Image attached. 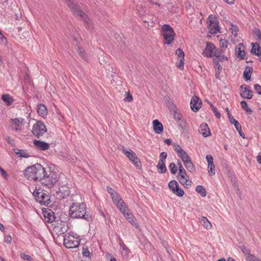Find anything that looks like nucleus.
Here are the masks:
<instances>
[{
	"instance_id": "nucleus-1",
	"label": "nucleus",
	"mask_w": 261,
	"mask_h": 261,
	"mask_svg": "<svg viewBox=\"0 0 261 261\" xmlns=\"http://www.w3.org/2000/svg\"><path fill=\"white\" fill-rule=\"evenodd\" d=\"M72 203L69 211V216L73 219H84L91 221L92 217L86 211V206L82 202V197L79 195L72 196Z\"/></svg>"
},
{
	"instance_id": "nucleus-2",
	"label": "nucleus",
	"mask_w": 261,
	"mask_h": 261,
	"mask_svg": "<svg viewBox=\"0 0 261 261\" xmlns=\"http://www.w3.org/2000/svg\"><path fill=\"white\" fill-rule=\"evenodd\" d=\"M46 169L40 164L27 167L24 171V176L30 180L41 181L46 175Z\"/></svg>"
},
{
	"instance_id": "nucleus-3",
	"label": "nucleus",
	"mask_w": 261,
	"mask_h": 261,
	"mask_svg": "<svg viewBox=\"0 0 261 261\" xmlns=\"http://www.w3.org/2000/svg\"><path fill=\"white\" fill-rule=\"evenodd\" d=\"M66 4L71 9V11L77 16L81 17L84 22L86 24L87 27L89 28L91 25V20L84 12L81 10L80 6L76 3L71 2L70 0H66Z\"/></svg>"
},
{
	"instance_id": "nucleus-4",
	"label": "nucleus",
	"mask_w": 261,
	"mask_h": 261,
	"mask_svg": "<svg viewBox=\"0 0 261 261\" xmlns=\"http://www.w3.org/2000/svg\"><path fill=\"white\" fill-rule=\"evenodd\" d=\"M161 31L164 43L170 44L174 40L175 35L173 28L168 24H164L162 27Z\"/></svg>"
},
{
	"instance_id": "nucleus-5",
	"label": "nucleus",
	"mask_w": 261,
	"mask_h": 261,
	"mask_svg": "<svg viewBox=\"0 0 261 261\" xmlns=\"http://www.w3.org/2000/svg\"><path fill=\"white\" fill-rule=\"evenodd\" d=\"M33 195L36 200L41 205L47 206L50 202L49 196L45 190L41 189L35 190Z\"/></svg>"
},
{
	"instance_id": "nucleus-6",
	"label": "nucleus",
	"mask_w": 261,
	"mask_h": 261,
	"mask_svg": "<svg viewBox=\"0 0 261 261\" xmlns=\"http://www.w3.org/2000/svg\"><path fill=\"white\" fill-rule=\"evenodd\" d=\"M76 234L68 233L64 236V245L67 248H75L79 246L80 241Z\"/></svg>"
},
{
	"instance_id": "nucleus-7",
	"label": "nucleus",
	"mask_w": 261,
	"mask_h": 261,
	"mask_svg": "<svg viewBox=\"0 0 261 261\" xmlns=\"http://www.w3.org/2000/svg\"><path fill=\"white\" fill-rule=\"evenodd\" d=\"M46 131L47 128L45 125L41 121H37L33 125L32 130V134L38 138L42 136Z\"/></svg>"
},
{
	"instance_id": "nucleus-8",
	"label": "nucleus",
	"mask_w": 261,
	"mask_h": 261,
	"mask_svg": "<svg viewBox=\"0 0 261 261\" xmlns=\"http://www.w3.org/2000/svg\"><path fill=\"white\" fill-rule=\"evenodd\" d=\"M57 181L56 174L49 170L48 172L46 171V175H45V177L43 178L41 182L46 187L50 188L53 186Z\"/></svg>"
},
{
	"instance_id": "nucleus-9",
	"label": "nucleus",
	"mask_w": 261,
	"mask_h": 261,
	"mask_svg": "<svg viewBox=\"0 0 261 261\" xmlns=\"http://www.w3.org/2000/svg\"><path fill=\"white\" fill-rule=\"evenodd\" d=\"M207 24L211 34H215L219 32V22L215 16L213 15H210Z\"/></svg>"
},
{
	"instance_id": "nucleus-10",
	"label": "nucleus",
	"mask_w": 261,
	"mask_h": 261,
	"mask_svg": "<svg viewBox=\"0 0 261 261\" xmlns=\"http://www.w3.org/2000/svg\"><path fill=\"white\" fill-rule=\"evenodd\" d=\"M115 202H117L116 205L123 215L130 211L127 204L116 193H115Z\"/></svg>"
},
{
	"instance_id": "nucleus-11",
	"label": "nucleus",
	"mask_w": 261,
	"mask_h": 261,
	"mask_svg": "<svg viewBox=\"0 0 261 261\" xmlns=\"http://www.w3.org/2000/svg\"><path fill=\"white\" fill-rule=\"evenodd\" d=\"M216 47L213 43L207 42L206 47L202 53V55L207 57H212L214 55V51H216Z\"/></svg>"
},
{
	"instance_id": "nucleus-12",
	"label": "nucleus",
	"mask_w": 261,
	"mask_h": 261,
	"mask_svg": "<svg viewBox=\"0 0 261 261\" xmlns=\"http://www.w3.org/2000/svg\"><path fill=\"white\" fill-rule=\"evenodd\" d=\"M202 103L200 99L197 96H194L192 97L190 105L191 108L193 111L196 112L200 108V106Z\"/></svg>"
},
{
	"instance_id": "nucleus-13",
	"label": "nucleus",
	"mask_w": 261,
	"mask_h": 261,
	"mask_svg": "<svg viewBox=\"0 0 261 261\" xmlns=\"http://www.w3.org/2000/svg\"><path fill=\"white\" fill-rule=\"evenodd\" d=\"M242 89L241 95L244 98L251 99L252 97V91L249 89V86L247 85H243L240 87Z\"/></svg>"
},
{
	"instance_id": "nucleus-14",
	"label": "nucleus",
	"mask_w": 261,
	"mask_h": 261,
	"mask_svg": "<svg viewBox=\"0 0 261 261\" xmlns=\"http://www.w3.org/2000/svg\"><path fill=\"white\" fill-rule=\"evenodd\" d=\"M43 214L44 217V221L47 223H51L56 219L55 213L50 209H46L43 211Z\"/></svg>"
},
{
	"instance_id": "nucleus-15",
	"label": "nucleus",
	"mask_w": 261,
	"mask_h": 261,
	"mask_svg": "<svg viewBox=\"0 0 261 261\" xmlns=\"http://www.w3.org/2000/svg\"><path fill=\"white\" fill-rule=\"evenodd\" d=\"M23 121L24 119L21 118L11 119V123L12 128L15 131L20 130Z\"/></svg>"
},
{
	"instance_id": "nucleus-16",
	"label": "nucleus",
	"mask_w": 261,
	"mask_h": 261,
	"mask_svg": "<svg viewBox=\"0 0 261 261\" xmlns=\"http://www.w3.org/2000/svg\"><path fill=\"white\" fill-rule=\"evenodd\" d=\"M118 149L121 150L122 152L125 154L129 160L135 159L137 160V154L131 149H127L124 146H118Z\"/></svg>"
},
{
	"instance_id": "nucleus-17",
	"label": "nucleus",
	"mask_w": 261,
	"mask_h": 261,
	"mask_svg": "<svg viewBox=\"0 0 261 261\" xmlns=\"http://www.w3.org/2000/svg\"><path fill=\"white\" fill-rule=\"evenodd\" d=\"M70 194L69 187L63 186L59 188V191L57 192V195L60 199H63L68 196Z\"/></svg>"
},
{
	"instance_id": "nucleus-18",
	"label": "nucleus",
	"mask_w": 261,
	"mask_h": 261,
	"mask_svg": "<svg viewBox=\"0 0 261 261\" xmlns=\"http://www.w3.org/2000/svg\"><path fill=\"white\" fill-rule=\"evenodd\" d=\"M236 55L240 60L244 59L245 55L244 45L243 43H239L236 47Z\"/></svg>"
},
{
	"instance_id": "nucleus-19",
	"label": "nucleus",
	"mask_w": 261,
	"mask_h": 261,
	"mask_svg": "<svg viewBox=\"0 0 261 261\" xmlns=\"http://www.w3.org/2000/svg\"><path fill=\"white\" fill-rule=\"evenodd\" d=\"M199 132L204 137H206L211 135V133L208 125L205 123H203L200 125L199 129Z\"/></svg>"
},
{
	"instance_id": "nucleus-20",
	"label": "nucleus",
	"mask_w": 261,
	"mask_h": 261,
	"mask_svg": "<svg viewBox=\"0 0 261 261\" xmlns=\"http://www.w3.org/2000/svg\"><path fill=\"white\" fill-rule=\"evenodd\" d=\"M121 249V254L123 257H127L129 250L126 245L123 243L122 240L119 237L117 241Z\"/></svg>"
},
{
	"instance_id": "nucleus-21",
	"label": "nucleus",
	"mask_w": 261,
	"mask_h": 261,
	"mask_svg": "<svg viewBox=\"0 0 261 261\" xmlns=\"http://www.w3.org/2000/svg\"><path fill=\"white\" fill-rule=\"evenodd\" d=\"M34 145L39 149L41 150H47L50 146L49 144L40 140L34 141Z\"/></svg>"
},
{
	"instance_id": "nucleus-22",
	"label": "nucleus",
	"mask_w": 261,
	"mask_h": 261,
	"mask_svg": "<svg viewBox=\"0 0 261 261\" xmlns=\"http://www.w3.org/2000/svg\"><path fill=\"white\" fill-rule=\"evenodd\" d=\"M175 54L180 58V62L177 65V67L179 68H183L184 64L185 54L182 49L178 48L176 50Z\"/></svg>"
},
{
	"instance_id": "nucleus-23",
	"label": "nucleus",
	"mask_w": 261,
	"mask_h": 261,
	"mask_svg": "<svg viewBox=\"0 0 261 261\" xmlns=\"http://www.w3.org/2000/svg\"><path fill=\"white\" fill-rule=\"evenodd\" d=\"M152 123L153 130L156 134H159L163 131V125L158 120H154Z\"/></svg>"
},
{
	"instance_id": "nucleus-24",
	"label": "nucleus",
	"mask_w": 261,
	"mask_h": 261,
	"mask_svg": "<svg viewBox=\"0 0 261 261\" xmlns=\"http://www.w3.org/2000/svg\"><path fill=\"white\" fill-rule=\"evenodd\" d=\"M178 179L179 182L186 188H188L191 185V181L189 179V177L187 175L185 176L183 175L178 176Z\"/></svg>"
},
{
	"instance_id": "nucleus-25",
	"label": "nucleus",
	"mask_w": 261,
	"mask_h": 261,
	"mask_svg": "<svg viewBox=\"0 0 261 261\" xmlns=\"http://www.w3.org/2000/svg\"><path fill=\"white\" fill-rule=\"evenodd\" d=\"M123 216L126 218V219L133 225L135 226V227H138L137 220L134 217V215L130 211L126 214H124Z\"/></svg>"
},
{
	"instance_id": "nucleus-26",
	"label": "nucleus",
	"mask_w": 261,
	"mask_h": 261,
	"mask_svg": "<svg viewBox=\"0 0 261 261\" xmlns=\"http://www.w3.org/2000/svg\"><path fill=\"white\" fill-rule=\"evenodd\" d=\"M252 48L251 50V52L252 54L255 55L257 56H259L261 55V49L258 43H252Z\"/></svg>"
},
{
	"instance_id": "nucleus-27",
	"label": "nucleus",
	"mask_w": 261,
	"mask_h": 261,
	"mask_svg": "<svg viewBox=\"0 0 261 261\" xmlns=\"http://www.w3.org/2000/svg\"><path fill=\"white\" fill-rule=\"evenodd\" d=\"M37 112L42 117L47 115V110L45 106L42 103L39 104L38 106Z\"/></svg>"
},
{
	"instance_id": "nucleus-28",
	"label": "nucleus",
	"mask_w": 261,
	"mask_h": 261,
	"mask_svg": "<svg viewBox=\"0 0 261 261\" xmlns=\"http://www.w3.org/2000/svg\"><path fill=\"white\" fill-rule=\"evenodd\" d=\"M253 71V68L251 66H247L243 73V77L246 81L250 79L251 73Z\"/></svg>"
},
{
	"instance_id": "nucleus-29",
	"label": "nucleus",
	"mask_w": 261,
	"mask_h": 261,
	"mask_svg": "<svg viewBox=\"0 0 261 261\" xmlns=\"http://www.w3.org/2000/svg\"><path fill=\"white\" fill-rule=\"evenodd\" d=\"M200 222L206 229H210L212 228V225L211 222L206 217H201Z\"/></svg>"
},
{
	"instance_id": "nucleus-30",
	"label": "nucleus",
	"mask_w": 261,
	"mask_h": 261,
	"mask_svg": "<svg viewBox=\"0 0 261 261\" xmlns=\"http://www.w3.org/2000/svg\"><path fill=\"white\" fill-rule=\"evenodd\" d=\"M2 99L8 106L12 105L14 101L12 97L9 94H3Z\"/></svg>"
},
{
	"instance_id": "nucleus-31",
	"label": "nucleus",
	"mask_w": 261,
	"mask_h": 261,
	"mask_svg": "<svg viewBox=\"0 0 261 261\" xmlns=\"http://www.w3.org/2000/svg\"><path fill=\"white\" fill-rule=\"evenodd\" d=\"M184 165L188 171L192 172L195 171V166L191 160H189L188 162H186Z\"/></svg>"
},
{
	"instance_id": "nucleus-32",
	"label": "nucleus",
	"mask_w": 261,
	"mask_h": 261,
	"mask_svg": "<svg viewBox=\"0 0 261 261\" xmlns=\"http://www.w3.org/2000/svg\"><path fill=\"white\" fill-rule=\"evenodd\" d=\"M156 167L158 169L160 170V171H159V172L160 173H164L167 171L165 163L164 162H161V161H159Z\"/></svg>"
},
{
	"instance_id": "nucleus-33",
	"label": "nucleus",
	"mask_w": 261,
	"mask_h": 261,
	"mask_svg": "<svg viewBox=\"0 0 261 261\" xmlns=\"http://www.w3.org/2000/svg\"><path fill=\"white\" fill-rule=\"evenodd\" d=\"M14 151L19 157L28 158L29 156V155H28L27 152L24 150L15 149H14Z\"/></svg>"
},
{
	"instance_id": "nucleus-34",
	"label": "nucleus",
	"mask_w": 261,
	"mask_h": 261,
	"mask_svg": "<svg viewBox=\"0 0 261 261\" xmlns=\"http://www.w3.org/2000/svg\"><path fill=\"white\" fill-rule=\"evenodd\" d=\"M173 193L176 195L181 197L184 194V192L182 189L178 187V185L177 187H175V189H173Z\"/></svg>"
},
{
	"instance_id": "nucleus-35",
	"label": "nucleus",
	"mask_w": 261,
	"mask_h": 261,
	"mask_svg": "<svg viewBox=\"0 0 261 261\" xmlns=\"http://www.w3.org/2000/svg\"><path fill=\"white\" fill-rule=\"evenodd\" d=\"M241 105L242 109L246 111V113L249 114H251L252 113V110L248 107L247 102L243 100L241 102Z\"/></svg>"
},
{
	"instance_id": "nucleus-36",
	"label": "nucleus",
	"mask_w": 261,
	"mask_h": 261,
	"mask_svg": "<svg viewBox=\"0 0 261 261\" xmlns=\"http://www.w3.org/2000/svg\"><path fill=\"white\" fill-rule=\"evenodd\" d=\"M196 191L199 193L202 197H205L206 195V190L205 188L202 186H197L196 188Z\"/></svg>"
},
{
	"instance_id": "nucleus-37",
	"label": "nucleus",
	"mask_w": 261,
	"mask_h": 261,
	"mask_svg": "<svg viewBox=\"0 0 261 261\" xmlns=\"http://www.w3.org/2000/svg\"><path fill=\"white\" fill-rule=\"evenodd\" d=\"M76 50L77 51V54L79 56H80L83 59L86 60V56L85 51L81 48L79 46H76L75 47Z\"/></svg>"
},
{
	"instance_id": "nucleus-38",
	"label": "nucleus",
	"mask_w": 261,
	"mask_h": 261,
	"mask_svg": "<svg viewBox=\"0 0 261 261\" xmlns=\"http://www.w3.org/2000/svg\"><path fill=\"white\" fill-rule=\"evenodd\" d=\"M137 169H140L142 167V164L140 160L137 156V160L136 159L129 160Z\"/></svg>"
},
{
	"instance_id": "nucleus-39",
	"label": "nucleus",
	"mask_w": 261,
	"mask_h": 261,
	"mask_svg": "<svg viewBox=\"0 0 261 261\" xmlns=\"http://www.w3.org/2000/svg\"><path fill=\"white\" fill-rule=\"evenodd\" d=\"M178 156L181 158L184 164L186 163V162H188L189 160H191L189 156L187 153L185 151H184L183 153L179 154Z\"/></svg>"
},
{
	"instance_id": "nucleus-40",
	"label": "nucleus",
	"mask_w": 261,
	"mask_h": 261,
	"mask_svg": "<svg viewBox=\"0 0 261 261\" xmlns=\"http://www.w3.org/2000/svg\"><path fill=\"white\" fill-rule=\"evenodd\" d=\"M174 150L176 152L178 155L181 153H183L184 151H185L184 150H183L181 147L179 146V145L177 143H174L173 144Z\"/></svg>"
},
{
	"instance_id": "nucleus-41",
	"label": "nucleus",
	"mask_w": 261,
	"mask_h": 261,
	"mask_svg": "<svg viewBox=\"0 0 261 261\" xmlns=\"http://www.w3.org/2000/svg\"><path fill=\"white\" fill-rule=\"evenodd\" d=\"M208 103L210 105L211 108L212 109L213 112L215 113V116L218 118H220L221 117L220 113L217 111V109L209 101H207Z\"/></svg>"
},
{
	"instance_id": "nucleus-42",
	"label": "nucleus",
	"mask_w": 261,
	"mask_h": 261,
	"mask_svg": "<svg viewBox=\"0 0 261 261\" xmlns=\"http://www.w3.org/2000/svg\"><path fill=\"white\" fill-rule=\"evenodd\" d=\"M169 168L172 174H174L176 173L177 169L175 164L174 163H171L170 164Z\"/></svg>"
},
{
	"instance_id": "nucleus-43",
	"label": "nucleus",
	"mask_w": 261,
	"mask_h": 261,
	"mask_svg": "<svg viewBox=\"0 0 261 261\" xmlns=\"http://www.w3.org/2000/svg\"><path fill=\"white\" fill-rule=\"evenodd\" d=\"M231 34L236 37L238 35L237 32L239 31L238 28L234 25H231V28L230 29Z\"/></svg>"
},
{
	"instance_id": "nucleus-44",
	"label": "nucleus",
	"mask_w": 261,
	"mask_h": 261,
	"mask_svg": "<svg viewBox=\"0 0 261 261\" xmlns=\"http://www.w3.org/2000/svg\"><path fill=\"white\" fill-rule=\"evenodd\" d=\"M213 61V65H214V67L217 70L219 69V70H222V66L219 64V61L218 60V59H214Z\"/></svg>"
},
{
	"instance_id": "nucleus-45",
	"label": "nucleus",
	"mask_w": 261,
	"mask_h": 261,
	"mask_svg": "<svg viewBox=\"0 0 261 261\" xmlns=\"http://www.w3.org/2000/svg\"><path fill=\"white\" fill-rule=\"evenodd\" d=\"M215 166L214 163L208 164V172L210 175H213L215 174Z\"/></svg>"
},
{
	"instance_id": "nucleus-46",
	"label": "nucleus",
	"mask_w": 261,
	"mask_h": 261,
	"mask_svg": "<svg viewBox=\"0 0 261 261\" xmlns=\"http://www.w3.org/2000/svg\"><path fill=\"white\" fill-rule=\"evenodd\" d=\"M179 164L180 166L179 167V176H181V175L186 176L187 174L184 168H183L180 162H179Z\"/></svg>"
},
{
	"instance_id": "nucleus-47",
	"label": "nucleus",
	"mask_w": 261,
	"mask_h": 261,
	"mask_svg": "<svg viewBox=\"0 0 261 261\" xmlns=\"http://www.w3.org/2000/svg\"><path fill=\"white\" fill-rule=\"evenodd\" d=\"M220 47L224 48V49L227 47L228 41L225 39H221L219 41Z\"/></svg>"
},
{
	"instance_id": "nucleus-48",
	"label": "nucleus",
	"mask_w": 261,
	"mask_h": 261,
	"mask_svg": "<svg viewBox=\"0 0 261 261\" xmlns=\"http://www.w3.org/2000/svg\"><path fill=\"white\" fill-rule=\"evenodd\" d=\"M246 260L248 261H261L259 258H256L253 254H249L246 256Z\"/></svg>"
},
{
	"instance_id": "nucleus-49",
	"label": "nucleus",
	"mask_w": 261,
	"mask_h": 261,
	"mask_svg": "<svg viewBox=\"0 0 261 261\" xmlns=\"http://www.w3.org/2000/svg\"><path fill=\"white\" fill-rule=\"evenodd\" d=\"M253 33L254 35H255L257 37V40H259L261 38V32L259 29L257 28H255L253 30Z\"/></svg>"
},
{
	"instance_id": "nucleus-50",
	"label": "nucleus",
	"mask_w": 261,
	"mask_h": 261,
	"mask_svg": "<svg viewBox=\"0 0 261 261\" xmlns=\"http://www.w3.org/2000/svg\"><path fill=\"white\" fill-rule=\"evenodd\" d=\"M178 185V184L176 180H171L169 182L168 186L173 192V189H175V187H177Z\"/></svg>"
},
{
	"instance_id": "nucleus-51",
	"label": "nucleus",
	"mask_w": 261,
	"mask_h": 261,
	"mask_svg": "<svg viewBox=\"0 0 261 261\" xmlns=\"http://www.w3.org/2000/svg\"><path fill=\"white\" fill-rule=\"evenodd\" d=\"M240 248L241 249L243 253L248 256L249 254H250V250L248 249L246 247H245L244 245H242L240 246Z\"/></svg>"
},
{
	"instance_id": "nucleus-52",
	"label": "nucleus",
	"mask_w": 261,
	"mask_h": 261,
	"mask_svg": "<svg viewBox=\"0 0 261 261\" xmlns=\"http://www.w3.org/2000/svg\"><path fill=\"white\" fill-rule=\"evenodd\" d=\"M164 101L168 105L169 107L172 108L173 106V103L171 102V99L168 96H165L164 97Z\"/></svg>"
},
{
	"instance_id": "nucleus-53",
	"label": "nucleus",
	"mask_w": 261,
	"mask_h": 261,
	"mask_svg": "<svg viewBox=\"0 0 261 261\" xmlns=\"http://www.w3.org/2000/svg\"><path fill=\"white\" fill-rule=\"evenodd\" d=\"M224 53V49H220V51H218L216 49V51H214V55L213 56L217 57L216 59H218L220 57L221 54H222Z\"/></svg>"
},
{
	"instance_id": "nucleus-54",
	"label": "nucleus",
	"mask_w": 261,
	"mask_h": 261,
	"mask_svg": "<svg viewBox=\"0 0 261 261\" xmlns=\"http://www.w3.org/2000/svg\"><path fill=\"white\" fill-rule=\"evenodd\" d=\"M167 154L165 152H162L160 155V160L159 161L161 162L165 161L166 159L167 158Z\"/></svg>"
},
{
	"instance_id": "nucleus-55",
	"label": "nucleus",
	"mask_w": 261,
	"mask_h": 261,
	"mask_svg": "<svg viewBox=\"0 0 261 261\" xmlns=\"http://www.w3.org/2000/svg\"><path fill=\"white\" fill-rule=\"evenodd\" d=\"M21 258H22L23 259L28 260V261H32L33 258L28 255H26L24 253H21L20 255Z\"/></svg>"
},
{
	"instance_id": "nucleus-56",
	"label": "nucleus",
	"mask_w": 261,
	"mask_h": 261,
	"mask_svg": "<svg viewBox=\"0 0 261 261\" xmlns=\"http://www.w3.org/2000/svg\"><path fill=\"white\" fill-rule=\"evenodd\" d=\"M178 126L184 129L186 126V122L181 119L177 121Z\"/></svg>"
},
{
	"instance_id": "nucleus-57",
	"label": "nucleus",
	"mask_w": 261,
	"mask_h": 261,
	"mask_svg": "<svg viewBox=\"0 0 261 261\" xmlns=\"http://www.w3.org/2000/svg\"><path fill=\"white\" fill-rule=\"evenodd\" d=\"M82 254H83V256L88 257L89 256L90 253L88 248H83V251H82Z\"/></svg>"
},
{
	"instance_id": "nucleus-58",
	"label": "nucleus",
	"mask_w": 261,
	"mask_h": 261,
	"mask_svg": "<svg viewBox=\"0 0 261 261\" xmlns=\"http://www.w3.org/2000/svg\"><path fill=\"white\" fill-rule=\"evenodd\" d=\"M206 160L207 162H208V164H211L213 163L214 159H213V156L211 155H210V154L207 155L206 156Z\"/></svg>"
},
{
	"instance_id": "nucleus-59",
	"label": "nucleus",
	"mask_w": 261,
	"mask_h": 261,
	"mask_svg": "<svg viewBox=\"0 0 261 261\" xmlns=\"http://www.w3.org/2000/svg\"><path fill=\"white\" fill-rule=\"evenodd\" d=\"M107 191L111 195L112 200L114 201V196L113 195V192L114 191V190L110 187H107Z\"/></svg>"
},
{
	"instance_id": "nucleus-60",
	"label": "nucleus",
	"mask_w": 261,
	"mask_h": 261,
	"mask_svg": "<svg viewBox=\"0 0 261 261\" xmlns=\"http://www.w3.org/2000/svg\"><path fill=\"white\" fill-rule=\"evenodd\" d=\"M254 89L256 91L257 93L259 94H261V86H260L258 84H255L254 86Z\"/></svg>"
},
{
	"instance_id": "nucleus-61",
	"label": "nucleus",
	"mask_w": 261,
	"mask_h": 261,
	"mask_svg": "<svg viewBox=\"0 0 261 261\" xmlns=\"http://www.w3.org/2000/svg\"><path fill=\"white\" fill-rule=\"evenodd\" d=\"M125 101L130 102L133 100V96L129 93H127V96L124 99Z\"/></svg>"
},
{
	"instance_id": "nucleus-62",
	"label": "nucleus",
	"mask_w": 261,
	"mask_h": 261,
	"mask_svg": "<svg viewBox=\"0 0 261 261\" xmlns=\"http://www.w3.org/2000/svg\"><path fill=\"white\" fill-rule=\"evenodd\" d=\"M0 171H1V173L3 177H4L5 178H7L8 174L6 172V171L4 169H3L2 167H0Z\"/></svg>"
},
{
	"instance_id": "nucleus-63",
	"label": "nucleus",
	"mask_w": 261,
	"mask_h": 261,
	"mask_svg": "<svg viewBox=\"0 0 261 261\" xmlns=\"http://www.w3.org/2000/svg\"><path fill=\"white\" fill-rule=\"evenodd\" d=\"M234 126L236 128V129L237 130L238 132L242 130V126L241 125V124L239 123V122L238 121H237V122H236L234 124Z\"/></svg>"
},
{
	"instance_id": "nucleus-64",
	"label": "nucleus",
	"mask_w": 261,
	"mask_h": 261,
	"mask_svg": "<svg viewBox=\"0 0 261 261\" xmlns=\"http://www.w3.org/2000/svg\"><path fill=\"white\" fill-rule=\"evenodd\" d=\"M11 241H12V238H11V236L9 235L5 237V242H6L8 244H10Z\"/></svg>"
}]
</instances>
